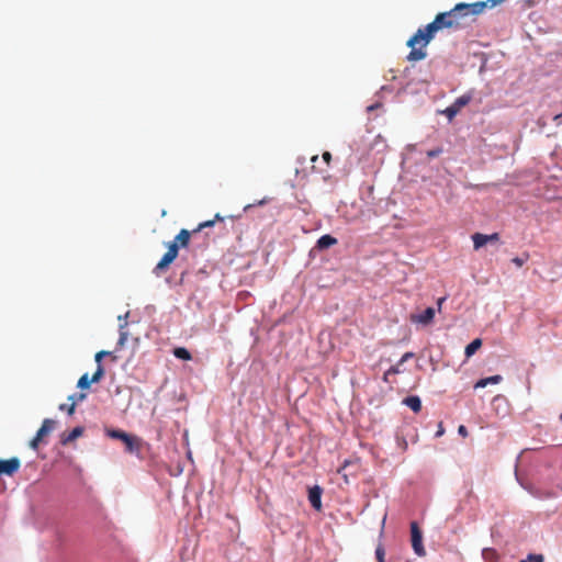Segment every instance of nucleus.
<instances>
[{
    "label": "nucleus",
    "instance_id": "f257e3e1",
    "mask_svg": "<svg viewBox=\"0 0 562 562\" xmlns=\"http://www.w3.org/2000/svg\"><path fill=\"white\" fill-rule=\"evenodd\" d=\"M467 3H458L450 11L441 12L436 15L432 22L417 32L407 41V46L412 50L407 55V60L419 61L426 58L425 47L435 37L436 33L443 29H458L462 25V19L465 18L462 11L467 9Z\"/></svg>",
    "mask_w": 562,
    "mask_h": 562
},
{
    "label": "nucleus",
    "instance_id": "f03ea898",
    "mask_svg": "<svg viewBox=\"0 0 562 562\" xmlns=\"http://www.w3.org/2000/svg\"><path fill=\"white\" fill-rule=\"evenodd\" d=\"M191 237V232L188 229H181L179 234L175 237V240L169 243L168 250L162 256V258L159 260V262L154 268V273L156 276H159L161 272H164L178 257L179 248H186L189 246Z\"/></svg>",
    "mask_w": 562,
    "mask_h": 562
},
{
    "label": "nucleus",
    "instance_id": "7ed1b4c3",
    "mask_svg": "<svg viewBox=\"0 0 562 562\" xmlns=\"http://www.w3.org/2000/svg\"><path fill=\"white\" fill-rule=\"evenodd\" d=\"M471 93H465L457 98L453 103L443 111V114L449 119V121H451L461 111L462 108L471 102Z\"/></svg>",
    "mask_w": 562,
    "mask_h": 562
},
{
    "label": "nucleus",
    "instance_id": "20e7f679",
    "mask_svg": "<svg viewBox=\"0 0 562 562\" xmlns=\"http://www.w3.org/2000/svg\"><path fill=\"white\" fill-rule=\"evenodd\" d=\"M411 536L414 552L418 557H424L426 554V550L423 546V533L416 521L411 522Z\"/></svg>",
    "mask_w": 562,
    "mask_h": 562
},
{
    "label": "nucleus",
    "instance_id": "39448f33",
    "mask_svg": "<svg viewBox=\"0 0 562 562\" xmlns=\"http://www.w3.org/2000/svg\"><path fill=\"white\" fill-rule=\"evenodd\" d=\"M104 375L102 364H98L95 372L89 378L88 373L81 375L78 380L77 386L81 390L89 389L91 383H98Z\"/></svg>",
    "mask_w": 562,
    "mask_h": 562
},
{
    "label": "nucleus",
    "instance_id": "423d86ee",
    "mask_svg": "<svg viewBox=\"0 0 562 562\" xmlns=\"http://www.w3.org/2000/svg\"><path fill=\"white\" fill-rule=\"evenodd\" d=\"M21 461L19 458L13 457L7 460L0 459V475L12 476L19 471Z\"/></svg>",
    "mask_w": 562,
    "mask_h": 562
},
{
    "label": "nucleus",
    "instance_id": "0eeeda50",
    "mask_svg": "<svg viewBox=\"0 0 562 562\" xmlns=\"http://www.w3.org/2000/svg\"><path fill=\"white\" fill-rule=\"evenodd\" d=\"M435 314L436 311L434 307H427L420 314H412L411 321L416 324L429 325L434 321Z\"/></svg>",
    "mask_w": 562,
    "mask_h": 562
},
{
    "label": "nucleus",
    "instance_id": "6e6552de",
    "mask_svg": "<svg viewBox=\"0 0 562 562\" xmlns=\"http://www.w3.org/2000/svg\"><path fill=\"white\" fill-rule=\"evenodd\" d=\"M322 494L323 490L318 485H315L308 490V501L312 507L318 512L322 509Z\"/></svg>",
    "mask_w": 562,
    "mask_h": 562
},
{
    "label": "nucleus",
    "instance_id": "1a4fd4ad",
    "mask_svg": "<svg viewBox=\"0 0 562 562\" xmlns=\"http://www.w3.org/2000/svg\"><path fill=\"white\" fill-rule=\"evenodd\" d=\"M486 5H487V1L474 2L472 4H467L468 8L462 12L465 16L469 14L477 15L484 11Z\"/></svg>",
    "mask_w": 562,
    "mask_h": 562
},
{
    "label": "nucleus",
    "instance_id": "9d476101",
    "mask_svg": "<svg viewBox=\"0 0 562 562\" xmlns=\"http://www.w3.org/2000/svg\"><path fill=\"white\" fill-rule=\"evenodd\" d=\"M54 426L55 422L53 419H44L41 428L36 432L37 439H43L45 436H47L54 429Z\"/></svg>",
    "mask_w": 562,
    "mask_h": 562
},
{
    "label": "nucleus",
    "instance_id": "9b49d317",
    "mask_svg": "<svg viewBox=\"0 0 562 562\" xmlns=\"http://www.w3.org/2000/svg\"><path fill=\"white\" fill-rule=\"evenodd\" d=\"M403 403L409 407L414 413H419L422 409V401L418 396L412 395L404 398Z\"/></svg>",
    "mask_w": 562,
    "mask_h": 562
},
{
    "label": "nucleus",
    "instance_id": "f8f14e48",
    "mask_svg": "<svg viewBox=\"0 0 562 562\" xmlns=\"http://www.w3.org/2000/svg\"><path fill=\"white\" fill-rule=\"evenodd\" d=\"M83 434L82 427H75L70 432L64 434L61 437V443L67 445L77 438H79Z\"/></svg>",
    "mask_w": 562,
    "mask_h": 562
},
{
    "label": "nucleus",
    "instance_id": "ddd939ff",
    "mask_svg": "<svg viewBox=\"0 0 562 562\" xmlns=\"http://www.w3.org/2000/svg\"><path fill=\"white\" fill-rule=\"evenodd\" d=\"M336 244H337V239L335 237H333L331 235H323L317 240L316 246L318 249H327Z\"/></svg>",
    "mask_w": 562,
    "mask_h": 562
},
{
    "label": "nucleus",
    "instance_id": "4468645a",
    "mask_svg": "<svg viewBox=\"0 0 562 562\" xmlns=\"http://www.w3.org/2000/svg\"><path fill=\"white\" fill-rule=\"evenodd\" d=\"M502 380H503V378L501 375H498V374L497 375H492V376L479 380L475 383L474 387L475 389H482V387H485L487 384H498Z\"/></svg>",
    "mask_w": 562,
    "mask_h": 562
},
{
    "label": "nucleus",
    "instance_id": "2eb2a0df",
    "mask_svg": "<svg viewBox=\"0 0 562 562\" xmlns=\"http://www.w3.org/2000/svg\"><path fill=\"white\" fill-rule=\"evenodd\" d=\"M86 397H87V395L85 393H78V394H72V395L68 396V401L71 402L68 407V414L72 415L75 413L77 403L82 402Z\"/></svg>",
    "mask_w": 562,
    "mask_h": 562
},
{
    "label": "nucleus",
    "instance_id": "dca6fc26",
    "mask_svg": "<svg viewBox=\"0 0 562 562\" xmlns=\"http://www.w3.org/2000/svg\"><path fill=\"white\" fill-rule=\"evenodd\" d=\"M473 246L474 249L477 250L481 247L485 246L487 244V238L485 234L475 233L472 235Z\"/></svg>",
    "mask_w": 562,
    "mask_h": 562
},
{
    "label": "nucleus",
    "instance_id": "f3484780",
    "mask_svg": "<svg viewBox=\"0 0 562 562\" xmlns=\"http://www.w3.org/2000/svg\"><path fill=\"white\" fill-rule=\"evenodd\" d=\"M173 356L178 359H181V360H191L192 359V356L190 353V351L184 348V347H177L173 349Z\"/></svg>",
    "mask_w": 562,
    "mask_h": 562
},
{
    "label": "nucleus",
    "instance_id": "a211bd4d",
    "mask_svg": "<svg viewBox=\"0 0 562 562\" xmlns=\"http://www.w3.org/2000/svg\"><path fill=\"white\" fill-rule=\"evenodd\" d=\"M482 346V340L480 338L474 339L465 347V356L471 357L475 353V351Z\"/></svg>",
    "mask_w": 562,
    "mask_h": 562
},
{
    "label": "nucleus",
    "instance_id": "6ab92c4d",
    "mask_svg": "<svg viewBox=\"0 0 562 562\" xmlns=\"http://www.w3.org/2000/svg\"><path fill=\"white\" fill-rule=\"evenodd\" d=\"M123 442L125 443L127 452H134L135 450L138 449L137 439L128 434H127V439H124Z\"/></svg>",
    "mask_w": 562,
    "mask_h": 562
},
{
    "label": "nucleus",
    "instance_id": "aec40b11",
    "mask_svg": "<svg viewBox=\"0 0 562 562\" xmlns=\"http://www.w3.org/2000/svg\"><path fill=\"white\" fill-rule=\"evenodd\" d=\"M223 220L224 218L220 214H216L214 220H210V221L200 223L198 225V227L192 233H198V232H201L203 228L212 227L215 224V222L223 221Z\"/></svg>",
    "mask_w": 562,
    "mask_h": 562
},
{
    "label": "nucleus",
    "instance_id": "412c9836",
    "mask_svg": "<svg viewBox=\"0 0 562 562\" xmlns=\"http://www.w3.org/2000/svg\"><path fill=\"white\" fill-rule=\"evenodd\" d=\"M106 435L112 439L124 440L127 439V432L120 429H108Z\"/></svg>",
    "mask_w": 562,
    "mask_h": 562
},
{
    "label": "nucleus",
    "instance_id": "4be33fe9",
    "mask_svg": "<svg viewBox=\"0 0 562 562\" xmlns=\"http://www.w3.org/2000/svg\"><path fill=\"white\" fill-rule=\"evenodd\" d=\"M543 555L542 554H529L526 559L519 561V562H543Z\"/></svg>",
    "mask_w": 562,
    "mask_h": 562
},
{
    "label": "nucleus",
    "instance_id": "5701e85b",
    "mask_svg": "<svg viewBox=\"0 0 562 562\" xmlns=\"http://www.w3.org/2000/svg\"><path fill=\"white\" fill-rule=\"evenodd\" d=\"M384 549L382 546H379L376 549H375V557H376V560L378 562H385L384 561Z\"/></svg>",
    "mask_w": 562,
    "mask_h": 562
},
{
    "label": "nucleus",
    "instance_id": "b1692460",
    "mask_svg": "<svg viewBox=\"0 0 562 562\" xmlns=\"http://www.w3.org/2000/svg\"><path fill=\"white\" fill-rule=\"evenodd\" d=\"M402 364H398V362L395 366H392L389 370H386V375H395L401 373V367Z\"/></svg>",
    "mask_w": 562,
    "mask_h": 562
},
{
    "label": "nucleus",
    "instance_id": "393cba45",
    "mask_svg": "<svg viewBox=\"0 0 562 562\" xmlns=\"http://www.w3.org/2000/svg\"><path fill=\"white\" fill-rule=\"evenodd\" d=\"M528 255H525V257H515L513 258V262L517 266V267H521L527 260H528Z\"/></svg>",
    "mask_w": 562,
    "mask_h": 562
},
{
    "label": "nucleus",
    "instance_id": "a878e982",
    "mask_svg": "<svg viewBox=\"0 0 562 562\" xmlns=\"http://www.w3.org/2000/svg\"><path fill=\"white\" fill-rule=\"evenodd\" d=\"M441 153H442V149L440 147H438V148L428 150L427 151V157L428 158H435V157H438Z\"/></svg>",
    "mask_w": 562,
    "mask_h": 562
},
{
    "label": "nucleus",
    "instance_id": "bb28decb",
    "mask_svg": "<svg viewBox=\"0 0 562 562\" xmlns=\"http://www.w3.org/2000/svg\"><path fill=\"white\" fill-rule=\"evenodd\" d=\"M123 327H124V325H121L120 339H119L120 346H123L127 339V334L122 330Z\"/></svg>",
    "mask_w": 562,
    "mask_h": 562
},
{
    "label": "nucleus",
    "instance_id": "cd10ccee",
    "mask_svg": "<svg viewBox=\"0 0 562 562\" xmlns=\"http://www.w3.org/2000/svg\"><path fill=\"white\" fill-rule=\"evenodd\" d=\"M414 357V353L408 351V352H405L402 358L400 359L398 361V364H403L404 362L408 361L409 359H412Z\"/></svg>",
    "mask_w": 562,
    "mask_h": 562
},
{
    "label": "nucleus",
    "instance_id": "c85d7f7f",
    "mask_svg": "<svg viewBox=\"0 0 562 562\" xmlns=\"http://www.w3.org/2000/svg\"><path fill=\"white\" fill-rule=\"evenodd\" d=\"M109 353H110V352L104 351V350L97 352V353H95V357H94V359H95L97 363H98V364H101V360L103 359V357H104V356H108Z\"/></svg>",
    "mask_w": 562,
    "mask_h": 562
},
{
    "label": "nucleus",
    "instance_id": "c756f323",
    "mask_svg": "<svg viewBox=\"0 0 562 562\" xmlns=\"http://www.w3.org/2000/svg\"><path fill=\"white\" fill-rule=\"evenodd\" d=\"M458 432L460 436L462 437H468L469 432H468V429L464 425H460L459 428H458Z\"/></svg>",
    "mask_w": 562,
    "mask_h": 562
},
{
    "label": "nucleus",
    "instance_id": "7c9ffc66",
    "mask_svg": "<svg viewBox=\"0 0 562 562\" xmlns=\"http://www.w3.org/2000/svg\"><path fill=\"white\" fill-rule=\"evenodd\" d=\"M42 441V439H37V436H35L32 441L30 442V447L32 449H37L38 448V443Z\"/></svg>",
    "mask_w": 562,
    "mask_h": 562
},
{
    "label": "nucleus",
    "instance_id": "2f4dec72",
    "mask_svg": "<svg viewBox=\"0 0 562 562\" xmlns=\"http://www.w3.org/2000/svg\"><path fill=\"white\" fill-rule=\"evenodd\" d=\"M487 243L488 241H497L499 239L498 233H493L491 235H486Z\"/></svg>",
    "mask_w": 562,
    "mask_h": 562
},
{
    "label": "nucleus",
    "instance_id": "473e14b6",
    "mask_svg": "<svg viewBox=\"0 0 562 562\" xmlns=\"http://www.w3.org/2000/svg\"><path fill=\"white\" fill-rule=\"evenodd\" d=\"M322 157H323L324 161L326 162V165L328 166L331 160V154L329 151H325Z\"/></svg>",
    "mask_w": 562,
    "mask_h": 562
},
{
    "label": "nucleus",
    "instance_id": "72a5a7b5",
    "mask_svg": "<svg viewBox=\"0 0 562 562\" xmlns=\"http://www.w3.org/2000/svg\"><path fill=\"white\" fill-rule=\"evenodd\" d=\"M553 121L555 122V124L560 125L562 123V114L559 113L554 115Z\"/></svg>",
    "mask_w": 562,
    "mask_h": 562
},
{
    "label": "nucleus",
    "instance_id": "f704fd0d",
    "mask_svg": "<svg viewBox=\"0 0 562 562\" xmlns=\"http://www.w3.org/2000/svg\"><path fill=\"white\" fill-rule=\"evenodd\" d=\"M443 432H445V429H443V427H442V424L440 423V424H439V429H438V431L436 432V437H440V436H442V435H443Z\"/></svg>",
    "mask_w": 562,
    "mask_h": 562
},
{
    "label": "nucleus",
    "instance_id": "c9c22d12",
    "mask_svg": "<svg viewBox=\"0 0 562 562\" xmlns=\"http://www.w3.org/2000/svg\"><path fill=\"white\" fill-rule=\"evenodd\" d=\"M349 464H350V462L348 460H346L344 462V464L341 465V468L338 470V473H341L344 470H346Z\"/></svg>",
    "mask_w": 562,
    "mask_h": 562
},
{
    "label": "nucleus",
    "instance_id": "e433bc0d",
    "mask_svg": "<svg viewBox=\"0 0 562 562\" xmlns=\"http://www.w3.org/2000/svg\"><path fill=\"white\" fill-rule=\"evenodd\" d=\"M504 0H487V2L492 3V7L502 3Z\"/></svg>",
    "mask_w": 562,
    "mask_h": 562
},
{
    "label": "nucleus",
    "instance_id": "4c0bfd02",
    "mask_svg": "<svg viewBox=\"0 0 562 562\" xmlns=\"http://www.w3.org/2000/svg\"><path fill=\"white\" fill-rule=\"evenodd\" d=\"M68 407H69V405H67V404H60L59 405V409L60 411H67L68 412Z\"/></svg>",
    "mask_w": 562,
    "mask_h": 562
},
{
    "label": "nucleus",
    "instance_id": "58836bf2",
    "mask_svg": "<svg viewBox=\"0 0 562 562\" xmlns=\"http://www.w3.org/2000/svg\"><path fill=\"white\" fill-rule=\"evenodd\" d=\"M443 301H445V297H440V299L438 300V308H439V310L441 308V304H442V302H443Z\"/></svg>",
    "mask_w": 562,
    "mask_h": 562
},
{
    "label": "nucleus",
    "instance_id": "ea45409f",
    "mask_svg": "<svg viewBox=\"0 0 562 562\" xmlns=\"http://www.w3.org/2000/svg\"><path fill=\"white\" fill-rule=\"evenodd\" d=\"M390 376H391V375H386V372H385V373H384V376H383V380L387 382V381L390 380Z\"/></svg>",
    "mask_w": 562,
    "mask_h": 562
},
{
    "label": "nucleus",
    "instance_id": "a19ab883",
    "mask_svg": "<svg viewBox=\"0 0 562 562\" xmlns=\"http://www.w3.org/2000/svg\"><path fill=\"white\" fill-rule=\"evenodd\" d=\"M317 159H318V156H317V155H315V156H313V157H312V159H311V160H312V162H315Z\"/></svg>",
    "mask_w": 562,
    "mask_h": 562
},
{
    "label": "nucleus",
    "instance_id": "79ce46f5",
    "mask_svg": "<svg viewBox=\"0 0 562 562\" xmlns=\"http://www.w3.org/2000/svg\"><path fill=\"white\" fill-rule=\"evenodd\" d=\"M407 447V442L405 440H403V448L406 449Z\"/></svg>",
    "mask_w": 562,
    "mask_h": 562
},
{
    "label": "nucleus",
    "instance_id": "37998d69",
    "mask_svg": "<svg viewBox=\"0 0 562 562\" xmlns=\"http://www.w3.org/2000/svg\"><path fill=\"white\" fill-rule=\"evenodd\" d=\"M559 419L562 422V413L560 414Z\"/></svg>",
    "mask_w": 562,
    "mask_h": 562
}]
</instances>
